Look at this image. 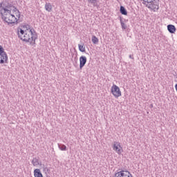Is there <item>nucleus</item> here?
I'll return each mask as SVG.
<instances>
[{
	"label": "nucleus",
	"mask_w": 177,
	"mask_h": 177,
	"mask_svg": "<svg viewBox=\"0 0 177 177\" xmlns=\"http://www.w3.org/2000/svg\"><path fill=\"white\" fill-rule=\"evenodd\" d=\"M17 35L21 41L24 42H29L30 45H35V41L38 36L37 35V32L34 28L30 29V30H24L22 28H17Z\"/></svg>",
	"instance_id": "obj_1"
},
{
	"label": "nucleus",
	"mask_w": 177,
	"mask_h": 177,
	"mask_svg": "<svg viewBox=\"0 0 177 177\" xmlns=\"http://www.w3.org/2000/svg\"><path fill=\"white\" fill-rule=\"evenodd\" d=\"M1 19L8 24H13L17 23L20 19V11L17 10V8H14L12 10L2 11L0 10Z\"/></svg>",
	"instance_id": "obj_2"
},
{
	"label": "nucleus",
	"mask_w": 177,
	"mask_h": 177,
	"mask_svg": "<svg viewBox=\"0 0 177 177\" xmlns=\"http://www.w3.org/2000/svg\"><path fill=\"white\" fill-rule=\"evenodd\" d=\"M142 3L153 12H157L160 9V0H142Z\"/></svg>",
	"instance_id": "obj_3"
},
{
	"label": "nucleus",
	"mask_w": 177,
	"mask_h": 177,
	"mask_svg": "<svg viewBox=\"0 0 177 177\" xmlns=\"http://www.w3.org/2000/svg\"><path fill=\"white\" fill-rule=\"evenodd\" d=\"M8 63V54L5 52V49L0 45V64Z\"/></svg>",
	"instance_id": "obj_4"
},
{
	"label": "nucleus",
	"mask_w": 177,
	"mask_h": 177,
	"mask_svg": "<svg viewBox=\"0 0 177 177\" xmlns=\"http://www.w3.org/2000/svg\"><path fill=\"white\" fill-rule=\"evenodd\" d=\"M15 8L16 7H15L13 4L9 1V0H5L3 1V7L0 10H2V12L9 11L12 10V8L15 9Z\"/></svg>",
	"instance_id": "obj_5"
},
{
	"label": "nucleus",
	"mask_w": 177,
	"mask_h": 177,
	"mask_svg": "<svg viewBox=\"0 0 177 177\" xmlns=\"http://www.w3.org/2000/svg\"><path fill=\"white\" fill-rule=\"evenodd\" d=\"M111 92L113 95L114 97H120L121 96V90L118 86L113 84L111 88Z\"/></svg>",
	"instance_id": "obj_6"
},
{
	"label": "nucleus",
	"mask_w": 177,
	"mask_h": 177,
	"mask_svg": "<svg viewBox=\"0 0 177 177\" xmlns=\"http://www.w3.org/2000/svg\"><path fill=\"white\" fill-rule=\"evenodd\" d=\"M114 177H132V174L127 170H122L115 173Z\"/></svg>",
	"instance_id": "obj_7"
},
{
	"label": "nucleus",
	"mask_w": 177,
	"mask_h": 177,
	"mask_svg": "<svg viewBox=\"0 0 177 177\" xmlns=\"http://www.w3.org/2000/svg\"><path fill=\"white\" fill-rule=\"evenodd\" d=\"M113 150H114V151L118 154H121V153H122V147H121V144L118 142H114L113 145Z\"/></svg>",
	"instance_id": "obj_8"
},
{
	"label": "nucleus",
	"mask_w": 177,
	"mask_h": 177,
	"mask_svg": "<svg viewBox=\"0 0 177 177\" xmlns=\"http://www.w3.org/2000/svg\"><path fill=\"white\" fill-rule=\"evenodd\" d=\"M85 64H86V57L81 56L80 57V69L82 70V68Z\"/></svg>",
	"instance_id": "obj_9"
},
{
	"label": "nucleus",
	"mask_w": 177,
	"mask_h": 177,
	"mask_svg": "<svg viewBox=\"0 0 177 177\" xmlns=\"http://www.w3.org/2000/svg\"><path fill=\"white\" fill-rule=\"evenodd\" d=\"M167 30L169 32H170V34H175V32L176 31V28H175V26L174 25H168Z\"/></svg>",
	"instance_id": "obj_10"
},
{
	"label": "nucleus",
	"mask_w": 177,
	"mask_h": 177,
	"mask_svg": "<svg viewBox=\"0 0 177 177\" xmlns=\"http://www.w3.org/2000/svg\"><path fill=\"white\" fill-rule=\"evenodd\" d=\"M34 176L35 177H44V176L42 175V173H41V169H35L34 170Z\"/></svg>",
	"instance_id": "obj_11"
},
{
	"label": "nucleus",
	"mask_w": 177,
	"mask_h": 177,
	"mask_svg": "<svg viewBox=\"0 0 177 177\" xmlns=\"http://www.w3.org/2000/svg\"><path fill=\"white\" fill-rule=\"evenodd\" d=\"M32 164L33 167H37V165H41V162H39V159L38 158H33L32 160Z\"/></svg>",
	"instance_id": "obj_12"
},
{
	"label": "nucleus",
	"mask_w": 177,
	"mask_h": 177,
	"mask_svg": "<svg viewBox=\"0 0 177 177\" xmlns=\"http://www.w3.org/2000/svg\"><path fill=\"white\" fill-rule=\"evenodd\" d=\"M120 13L124 15V16H127V15H128V12L127 11V9H125V7L122 6H120Z\"/></svg>",
	"instance_id": "obj_13"
},
{
	"label": "nucleus",
	"mask_w": 177,
	"mask_h": 177,
	"mask_svg": "<svg viewBox=\"0 0 177 177\" xmlns=\"http://www.w3.org/2000/svg\"><path fill=\"white\" fill-rule=\"evenodd\" d=\"M45 9L47 12H52V5H50V3H46Z\"/></svg>",
	"instance_id": "obj_14"
},
{
	"label": "nucleus",
	"mask_w": 177,
	"mask_h": 177,
	"mask_svg": "<svg viewBox=\"0 0 177 177\" xmlns=\"http://www.w3.org/2000/svg\"><path fill=\"white\" fill-rule=\"evenodd\" d=\"M58 147L62 151H66L67 150V147L63 144H58Z\"/></svg>",
	"instance_id": "obj_15"
},
{
	"label": "nucleus",
	"mask_w": 177,
	"mask_h": 177,
	"mask_svg": "<svg viewBox=\"0 0 177 177\" xmlns=\"http://www.w3.org/2000/svg\"><path fill=\"white\" fill-rule=\"evenodd\" d=\"M91 41L93 42V44L96 45L97 44H99V39H97L96 36L93 35L92 36Z\"/></svg>",
	"instance_id": "obj_16"
},
{
	"label": "nucleus",
	"mask_w": 177,
	"mask_h": 177,
	"mask_svg": "<svg viewBox=\"0 0 177 177\" xmlns=\"http://www.w3.org/2000/svg\"><path fill=\"white\" fill-rule=\"evenodd\" d=\"M23 28L22 30H24V31H30V30H31L32 28H30V25L27 24V25H24L23 26Z\"/></svg>",
	"instance_id": "obj_17"
},
{
	"label": "nucleus",
	"mask_w": 177,
	"mask_h": 177,
	"mask_svg": "<svg viewBox=\"0 0 177 177\" xmlns=\"http://www.w3.org/2000/svg\"><path fill=\"white\" fill-rule=\"evenodd\" d=\"M78 48H79V50L80 52H85V46L84 45L78 44Z\"/></svg>",
	"instance_id": "obj_18"
},
{
	"label": "nucleus",
	"mask_w": 177,
	"mask_h": 177,
	"mask_svg": "<svg viewBox=\"0 0 177 177\" xmlns=\"http://www.w3.org/2000/svg\"><path fill=\"white\" fill-rule=\"evenodd\" d=\"M120 24L122 26V30H127V25L125 24V23H124V21H122V19L121 18H120Z\"/></svg>",
	"instance_id": "obj_19"
},
{
	"label": "nucleus",
	"mask_w": 177,
	"mask_h": 177,
	"mask_svg": "<svg viewBox=\"0 0 177 177\" xmlns=\"http://www.w3.org/2000/svg\"><path fill=\"white\" fill-rule=\"evenodd\" d=\"M88 2H89V3H92L93 6H96V5H97V0H88Z\"/></svg>",
	"instance_id": "obj_20"
},
{
	"label": "nucleus",
	"mask_w": 177,
	"mask_h": 177,
	"mask_svg": "<svg viewBox=\"0 0 177 177\" xmlns=\"http://www.w3.org/2000/svg\"><path fill=\"white\" fill-rule=\"evenodd\" d=\"M3 6V2L0 3V8H1V9H2Z\"/></svg>",
	"instance_id": "obj_21"
},
{
	"label": "nucleus",
	"mask_w": 177,
	"mask_h": 177,
	"mask_svg": "<svg viewBox=\"0 0 177 177\" xmlns=\"http://www.w3.org/2000/svg\"><path fill=\"white\" fill-rule=\"evenodd\" d=\"M129 58H130V59H133V58H132V55H129Z\"/></svg>",
	"instance_id": "obj_22"
}]
</instances>
